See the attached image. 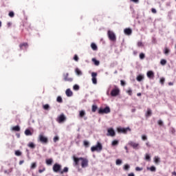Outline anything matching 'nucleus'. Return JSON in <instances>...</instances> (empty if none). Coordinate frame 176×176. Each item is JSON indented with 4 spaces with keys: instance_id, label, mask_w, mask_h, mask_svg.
<instances>
[{
    "instance_id": "f257e3e1",
    "label": "nucleus",
    "mask_w": 176,
    "mask_h": 176,
    "mask_svg": "<svg viewBox=\"0 0 176 176\" xmlns=\"http://www.w3.org/2000/svg\"><path fill=\"white\" fill-rule=\"evenodd\" d=\"M73 160L74 162V166H79V162H80L82 168H86V167H89V160L85 157H76L73 156Z\"/></svg>"
},
{
    "instance_id": "f03ea898",
    "label": "nucleus",
    "mask_w": 176,
    "mask_h": 176,
    "mask_svg": "<svg viewBox=\"0 0 176 176\" xmlns=\"http://www.w3.org/2000/svg\"><path fill=\"white\" fill-rule=\"evenodd\" d=\"M91 152H101L102 151V144L100 142H97L96 146L91 147Z\"/></svg>"
},
{
    "instance_id": "7ed1b4c3",
    "label": "nucleus",
    "mask_w": 176,
    "mask_h": 176,
    "mask_svg": "<svg viewBox=\"0 0 176 176\" xmlns=\"http://www.w3.org/2000/svg\"><path fill=\"white\" fill-rule=\"evenodd\" d=\"M99 115H104V113L107 114L111 113V108L109 107H106L104 109L100 108L98 110Z\"/></svg>"
},
{
    "instance_id": "20e7f679",
    "label": "nucleus",
    "mask_w": 176,
    "mask_h": 176,
    "mask_svg": "<svg viewBox=\"0 0 176 176\" xmlns=\"http://www.w3.org/2000/svg\"><path fill=\"white\" fill-rule=\"evenodd\" d=\"M107 35L109 36V39H110L112 42L116 41V35H115L113 32L109 30L107 32Z\"/></svg>"
},
{
    "instance_id": "39448f33",
    "label": "nucleus",
    "mask_w": 176,
    "mask_h": 176,
    "mask_svg": "<svg viewBox=\"0 0 176 176\" xmlns=\"http://www.w3.org/2000/svg\"><path fill=\"white\" fill-rule=\"evenodd\" d=\"M128 145H129L130 146H131V148H133V149H135L136 151L140 148V144L135 142L129 141L128 143Z\"/></svg>"
},
{
    "instance_id": "423d86ee",
    "label": "nucleus",
    "mask_w": 176,
    "mask_h": 176,
    "mask_svg": "<svg viewBox=\"0 0 176 176\" xmlns=\"http://www.w3.org/2000/svg\"><path fill=\"white\" fill-rule=\"evenodd\" d=\"M63 80H65V82H73L74 81V78L72 77H69V73H64L63 74Z\"/></svg>"
},
{
    "instance_id": "0eeeda50",
    "label": "nucleus",
    "mask_w": 176,
    "mask_h": 176,
    "mask_svg": "<svg viewBox=\"0 0 176 176\" xmlns=\"http://www.w3.org/2000/svg\"><path fill=\"white\" fill-rule=\"evenodd\" d=\"M38 140L40 142H42L43 144H47V142H49V140L47 139V138H46L45 135L42 134L39 135Z\"/></svg>"
},
{
    "instance_id": "6e6552de",
    "label": "nucleus",
    "mask_w": 176,
    "mask_h": 176,
    "mask_svg": "<svg viewBox=\"0 0 176 176\" xmlns=\"http://www.w3.org/2000/svg\"><path fill=\"white\" fill-rule=\"evenodd\" d=\"M65 120H67V118L63 113L60 114L56 119V122H58V123H64Z\"/></svg>"
},
{
    "instance_id": "1a4fd4ad",
    "label": "nucleus",
    "mask_w": 176,
    "mask_h": 176,
    "mask_svg": "<svg viewBox=\"0 0 176 176\" xmlns=\"http://www.w3.org/2000/svg\"><path fill=\"white\" fill-rule=\"evenodd\" d=\"M130 128H122V127H118L117 128V131L118 133H122V134H127V131H130Z\"/></svg>"
},
{
    "instance_id": "9d476101",
    "label": "nucleus",
    "mask_w": 176,
    "mask_h": 176,
    "mask_svg": "<svg viewBox=\"0 0 176 176\" xmlns=\"http://www.w3.org/2000/svg\"><path fill=\"white\" fill-rule=\"evenodd\" d=\"M52 168L54 173H60L61 165H60L59 164H54Z\"/></svg>"
},
{
    "instance_id": "9b49d317",
    "label": "nucleus",
    "mask_w": 176,
    "mask_h": 176,
    "mask_svg": "<svg viewBox=\"0 0 176 176\" xmlns=\"http://www.w3.org/2000/svg\"><path fill=\"white\" fill-rule=\"evenodd\" d=\"M119 93H120V90L119 88H115L111 91V97H116V96H119Z\"/></svg>"
},
{
    "instance_id": "f8f14e48",
    "label": "nucleus",
    "mask_w": 176,
    "mask_h": 176,
    "mask_svg": "<svg viewBox=\"0 0 176 176\" xmlns=\"http://www.w3.org/2000/svg\"><path fill=\"white\" fill-rule=\"evenodd\" d=\"M107 135L110 136V137H115L116 135V133H115V130L113 129L110 128L107 130Z\"/></svg>"
},
{
    "instance_id": "ddd939ff",
    "label": "nucleus",
    "mask_w": 176,
    "mask_h": 176,
    "mask_svg": "<svg viewBox=\"0 0 176 176\" xmlns=\"http://www.w3.org/2000/svg\"><path fill=\"white\" fill-rule=\"evenodd\" d=\"M91 77L92 83H94V85H97V73L92 72Z\"/></svg>"
},
{
    "instance_id": "4468645a",
    "label": "nucleus",
    "mask_w": 176,
    "mask_h": 176,
    "mask_svg": "<svg viewBox=\"0 0 176 176\" xmlns=\"http://www.w3.org/2000/svg\"><path fill=\"white\" fill-rule=\"evenodd\" d=\"M124 32L125 35H131V34H133V30H131V28H125Z\"/></svg>"
},
{
    "instance_id": "2eb2a0df",
    "label": "nucleus",
    "mask_w": 176,
    "mask_h": 176,
    "mask_svg": "<svg viewBox=\"0 0 176 176\" xmlns=\"http://www.w3.org/2000/svg\"><path fill=\"white\" fill-rule=\"evenodd\" d=\"M147 76L149 78V79H153V78H155V73H153L152 71H148L147 72Z\"/></svg>"
},
{
    "instance_id": "dca6fc26",
    "label": "nucleus",
    "mask_w": 176,
    "mask_h": 176,
    "mask_svg": "<svg viewBox=\"0 0 176 176\" xmlns=\"http://www.w3.org/2000/svg\"><path fill=\"white\" fill-rule=\"evenodd\" d=\"M65 94L67 97H72L73 93L72 91H71V89H67L65 91Z\"/></svg>"
},
{
    "instance_id": "f3484780",
    "label": "nucleus",
    "mask_w": 176,
    "mask_h": 176,
    "mask_svg": "<svg viewBox=\"0 0 176 176\" xmlns=\"http://www.w3.org/2000/svg\"><path fill=\"white\" fill-rule=\"evenodd\" d=\"M19 47H20L21 50H23V47H25V48L28 47V43H21L19 45Z\"/></svg>"
},
{
    "instance_id": "a211bd4d",
    "label": "nucleus",
    "mask_w": 176,
    "mask_h": 176,
    "mask_svg": "<svg viewBox=\"0 0 176 176\" xmlns=\"http://www.w3.org/2000/svg\"><path fill=\"white\" fill-rule=\"evenodd\" d=\"M79 116L81 118H85V116H86V111H85V110L80 111H79Z\"/></svg>"
},
{
    "instance_id": "6ab92c4d",
    "label": "nucleus",
    "mask_w": 176,
    "mask_h": 176,
    "mask_svg": "<svg viewBox=\"0 0 176 176\" xmlns=\"http://www.w3.org/2000/svg\"><path fill=\"white\" fill-rule=\"evenodd\" d=\"M75 72L78 76H82V75H83V73H82V71H80L79 68H76Z\"/></svg>"
},
{
    "instance_id": "aec40b11",
    "label": "nucleus",
    "mask_w": 176,
    "mask_h": 176,
    "mask_svg": "<svg viewBox=\"0 0 176 176\" xmlns=\"http://www.w3.org/2000/svg\"><path fill=\"white\" fill-rule=\"evenodd\" d=\"M149 116H152V110H151V109L148 108L147 111L146 113V118H149Z\"/></svg>"
},
{
    "instance_id": "412c9836",
    "label": "nucleus",
    "mask_w": 176,
    "mask_h": 176,
    "mask_svg": "<svg viewBox=\"0 0 176 176\" xmlns=\"http://www.w3.org/2000/svg\"><path fill=\"white\" fill-rule=\"evenodd\" d=\"M12 131H20V126L19 125L13 126L12 128Z\"/></svg>"
},
{
    "instance_id": "4be33fe9",
    "label": "nucleus",
    "mask_w": 176,
    "mask_h": 176,
    "mask_svg": "<svg viewBox=\"0 0 176 176\" xmlns=\"http://www.w3.org/2000/svg\"><path fill=\"white\" fill-rule=\"evenodd\" d=\"M52 163H53V159L50 158V159L46 160V164H47L48 166L52 165Z\"/></svg>"
},
{
    "instance_id": "5701e85b",
    "label": "nucleus",
    "mask_w": 176,
    "mask_h": 176,
    "mask_svg": "<svg viewBox=\"0 0 176 176\" xmlns=\"http://www.w3.org/2000/svg\"><path fill=\"white\" fill-rule=\"evenodd\" d=\"M143 79H144V76L142 75H139L136 78V80H138V82H141V80H143Z\"/></svg>"
},
{
    "instance_id": "b1692460",
    "label": "nucleus",
    "mask_w": 176,
    "mask_h": 176,
    "mask_svg": "<svg viewBox=\"0 0 176 176\" xmlns=\"http://www.w3.org/2000/svg\"><path fill=\"white\" fill-rule=\"evenodd\" d=\"M92 61L94 62L95 65H96V66L100 65V61L97 60V59L94 58H92Z\"/></svg>"
},
{
    "instance_id": "393cba45",
    "label": "nucleus",
    "mask_w": 176,
    "mask_h": 176,
    "mask_svg": "<svg viewBox=\"0 0 176 176\" xmlns=\"http://www.w3.org/2000/svg\"><path fill=\"white\" fill-rule=\"evenodd\" d=\"M91 47L92 49V50H97L98 47H97V45H96V43H92L91 44Z\"/></svg>"
},
{
    "instance_id": "a878e982",
    "label": "nucleus",
    "mask_w": 176,
    "mask_h": 176,
    "mask_svg": "<svg viewBox=\"0 0 176 176\" xmlns=\"http://www.w3.org/2000/svg\"><path fill=\"white\" fill-rule=\"evenodd\" d=\"M25 135H32V133L31 132V131L30 129H26L25 131Z\"/></svg>"
},
{
    "instance_id": "bb28decb",
    "label": "nucleus",
    "mask_w": 176,
    "mask_h": 176,
    "mask_svg": "<svg viewBox=\"0 0 176 176\" xmlns=\"http://www.w3.org/2000/svg\"><path fill=\"white\" fill-rule=\"evenodd\" d=\"M154 162L156 164H157L158 163H160V158L159 157H154Z\"/></svg>"
},
{
    "instance_id": "cd10ccee",
    "label": "nucleus",
    "mask_w": 176,
    "mask_h": 176,
    "mask_svg": "<svg viewBox=\"0 0 176 176\" xmlns=\"http://www.w3.org/2000/svg\"><path fill=\"white\" fill-rule=\"evenodd\" d=\"M64 173H68V167H65L63 170H60V174H64Z\"/></svg>"
},
{
    "instance_id": "c85d7f7f",
    "label": "nucleus",
    "mask_w": 176,
    "mask_h": 176,
    "mask_svg": "<svg viewBox=\"0 0 176 176\" xmlns=\"http://www.w3.org/2000/svg\"><path fill=\"white\" fill-rule=\"evenodd\" d=\"M119 144V141L118 140H113L111 143V145L113 146H116V145Z\"/></svg>"
},
{
    "instance_id": "c756f323",
    "label": "nucleus",
    "mask_w": 176,
    "mask_h": 176,
    "mask_svg": "<svg viewBox=\"0 0 176 176\" xmlns=\"http://www.w3.org/2000/svg\"><path fill=\"white\" fill-rule=\"evenodd\" d=\"M84 144V146H85V148H89V146L90 145V143L89 142H87V140H85L83 142Z\"/></svg>"
},
{
    "instance_id": "7c9ffc66",
    "label": "nucleus",
    "mask_w": 176,
    "mask_h": 176,
    "mask_svg": "<svg viewBox=\"0 0 176 176\" xmlns=\"http://www.w3.org/2000/svg\"><path fill=\"white\" fill-rule=\"evenodd\" d=\"M43 109H45V111H47V110L50 109V106H49L48 104H44V105L43 106Z\"/></svg>"
},
{
    "instance_id": "2f4dec72",
    "label": "nucleus",
    "mask_w": 176,
    "mask_h": 176,
    "mask_svg": "<svg viewBox=\"0 0 176 176\" xmlns=\"http://www.w3.org/2000/svg\"><path fill=\"white\" fill-rule=\"evenodd\" d=\"M98 108V107H97V105H96V104L92 105V109H91L92 112H96V111H97Z\"/></svg>"
},
{
    "instance_id": "473e14b6",
    "label": "nucleus",
    "mask_w": 176,
    "mask_h": 176,
    "mask_svg": "<svg viewBox=\"0 0 176 176\" xmlns=\"http://www.w3.org/2000/svg\"><path fill=\"white\" fill-rule=\"evenodd\" d=\"M28 146H29V148H31L32 149H34V148H35V144H34V143L32 142H30L28 144Z\"/></svg>"
},
{
    "instance_id": "72a5a7b5",
    "label": "nucleus",
    "mask_w": 176,
    "mask_h": 176,
    "mask_svg": "<svg viewBox=\"0 0 176 176\" xmlns=\"http://www.w3.org/2000/svg\"><path fill=\"white\" fill-rule=\"evenodd\" d=\"M30 168H31V170H34V168H36V162L32 163Z\"/></svg>"
},
{
    "instance_id": "f704fd0d",
    "label": "nucleus",
    "mask_w": 176,
    "mask_h": 176,
    "mask_svg": "<svg viewBox=\"0 0 176 176\" xmlns=\"http://www.w3.org/2000/svg\"><path fill=\"white\" fill-rule=\"evenodd\" d=\"M56 101L57 102L61 104V102H63V98H61V96H58L56 98Z\"/></svg>"
},
{
    "instance_id": "c9c22d12",
    "label": "nucleus",
    "mask_w": 176,
    "mask_h": 176,
    "mask_svg": "<svg viewBox=\"0 0 176 176\" xmlns=\"http://www.w3.org/2000/svg\"><path fill=\"white\" fill-rule=\"evenodd\" d=\"M160 64L161 65H166V64H167V60H166V59H162L160 61Z\"/></svg>"
},
{
    "instance_id": "e433bc0d",
    "label": "nucleus",
    "mask_w": 176,
    "mask_h": 176,
    "mask_svg": "<svg viewBox=\"0 0 176 176\" xmlns=\"http://www.w3.org/2000/svg\"><path fill=\"white\" fill-rule=\"evenodd\" d=\"M127 94L129 96H133V90L131 89V88L129 89V90L126 91Z\"/></svg>"
},
{
    "instance_id": "4c0bfd02",
    "label": "nucleus",
    "mask_w": 176,
    "mask_h": 176,
    "mask_svg": "<svg viewBox=\"0 0 176 176\" xmlns=\"http://www.w3.org/2000/svg\"><path fill=\"white\" fill-rule=\"evenodd\" d=\"M144 58H145V54H144V53H140V60H144Z\"/></svg>"
},
{
    "instance_id": "58836bf2",
    "label": "nucleus",
    "mask_w": 176,
    "mask_h": 176,
    "mask_svg": "<svg viewBox=\"0 0 176 176\" xmlns=\"http://www.w3.org/2000/svg\"><path fill=\"white\" fill-rule=\"evenodd\" d=\"M16 156H21V151L17 150L15 151Z\"/></svg>"
},
{
    "instance_id": "ea45409f",
    "label": "nucleus",
    "mask_w": 176,
    "mask_h": 176,
    "mask_svg": "<svg viewBox=\"0 0 176 176\" xmlns=\"http://www.w3.org/2000/svg\"><path fill=\"white\" fill-rule=\"evenodd\" d=\"M116 164H117V166H120V164H122V160L119 159L116 160Z\"/></svg>"
},
{
    "instance_id": "a19ab883",
    "label": "nucleus",
    "mask_w": 176,
    "mask_h": 176,
    "mask_svg": "<svg viewBox=\"0 0 176 176\" xmlns=\"http://www.w3.org/2000/svg\"><path fill=\"white\" fill-rule=\"evenodd\" d=\"M129 168H130V165H129V164H125V165L124 166V170H129Z\"/></svg>"
},
{
    "instance_id": "79ce46f5",
    "label": "nucleus",
    "mask_w": 176,
    "mask_h": 176,
    "mask_svg": "<svg viewBox=\"0 0 176 176\" xmlns=\"http://www.w3.org/2000/svg\"><path fill=\"white\" fill-rule=\"evenodd\" d=\"M170 53V50L168 48L166 47L164 49V54H168Z\"/></svg>"
},
{
    "instance_id": "37998d69",
    "label": "nucleus",
    "mask_w": 176,
    "mask_h": 176,
    "mask_svg": "<svg viewBox=\"0 0 176 176\" xmlns=\"http://www.w3.org/2000/svg\"><path fill=\"white\" fill-rule=\"evenodd\" d=\"M8 16L10 17H14V12H13V11H10L8 14Z\"/></svg>"
},
{
    "instance_id": "c03bdc74",
    "label": "nucleus",
    "mask_w": 176,
    "mask_h": 176,
    "mask_svg": "<svg viewBox=\"0 0 176 176\" xmlns=\"http://www.w3.org/2000/svg\"><path fill=\"white\" fill-rule=\"evenodd\" d=\"M149 170H151V171H153V172H155V171H156V167H155V166H151V167L149 168Z\"/></svg>"
},
{
    "instance_id": "a18cd8bd",
    "label": "nucleus",
    "mask_w": 176,
    "mask_h": 176,
    "mask_svg": "<svg viewBox=\"0 0 176 176\" xmlns=\"http://www.w3.org/2000/svg\"><path fill=\"white\" fill-rule=\"evenodd\" d=\"M74 90H79V85H75L73 87Z\"/></svg>"
},
{
    "instance_id": "49530a36",
    "label": "nucleus",
    "mask_w": 176,
    "mask_h": 176,
    "mask_svg": "<svg viewBox=\"0 0 176 176\" xmlns=\"http://www.w3.org/2000/svg\"><path fill=\"white\" fill-rule=\"evenodd\" d=\"M74 60H75V61H79V57L78 56V55H74Z\"/></svg>"
},
{
    "instance_id": "de8ad7c7",
    "label": "nucleus",
    "mask_w": 176,
    "mask_h": 176,
    "mask_svg": "<svg viewBox=\"0 0 176 176\" xmlns=\"http://www.w3.org/2000/svg\"><path fill=\"white\" fill-rule=\"evenodd\" d=\"M142 140L143 141H146V140H148V138H146V135H143L142 136Z\"/></svg>"
},
{
    "instance_id": "09e8293b",
    "label": "nucleus",
    "mask_w": 176,
    "mask_h": 176,
    "mask_svg": "<svg viewBox=\"0 0 176 176\" xmlns=\"http://www.w3.org/2000/svg\"><path fill=\"white\" fill-rule=\"evenodd\" d=\"M60 140V138L58 136H55L54 138V142H56L57 141H58Z\"/></svg>"
},
{
    "instance_id": "8fccbe9b",
    "label": "nucleus",
    "mask_w": 176,
    "mask_h": 176,
    "mask_svg": "<svg viewBox=\"0 0 176 176\" xmlns=\"http://www.w3.org/2000/svg\"><path fill=\"white\" fill-rule=\"evenodd\" d=\"M164 82H165L164 78H160V83H161L162 85H164Z\"/></svg>"
},
{
    "instance_id": "3c124183",
    "label": "nucleus",
    "mask_w": 176,
    "mask_h": 176,
    "mask_svg": "<svg viewBox=\"0 0 176 176\" xmlns=\"http://www.w3.org/2000/svg\"><path fill=\"white\" fill-rule=\"evenodd\" d=\"M138 47H141V46H144V44H142V42L139 41L138 42Z\"/></svg>"
},
{
    "instance_id": "603ef678",
    "label": "nucleus",
    "mask_w": 176,
    "mask_h": 176,
    "mask_svg": "<svg viewBox=\"0 0 176 176\" xmlns=\"http://www.w3.org/2000/svg\"><path fill=\"white\" fill-rule=\"evenodd\" d=\"M146 160H151V156L149 154H146Z\"/></svg>"
},
{
    "instance_id": "864d4df0",
    "label": "nucleus",
    "mask_w": 176,
    "mask_h": 176,
    "mask_svg": "<svg viewBox=\"0 0 176 176\" xmlns=\"http://www.w3.org/2000/svg\"><path fill=\"white\" fill-rule=\"evenodd\" d=\"M142 170H143L142 168H140V167H138V166H137V167L135 168V170H136V171H142Z\"/></svg>"
},
{
    "instance_id": "5fc2aeb1",
    "label": "nucleus",
    "mask_w": 176,
    "mask_h": 176,
    "mask_svg": "<svg viewBox=\"0 0 176 176\" xmlns=\"http://www.w3.org/2000/svg\"><path fill=\"white\" fill-rule=\"evenodd\" d=\"M120 83H121V86H126V82H124V80H121Z\"/></svg>"
},
{
    "instance_id": "6e6d98bb",
    "label": "nucleus",
    "mask_w": 176,
    "mask_h": 176,
    "mask_svg": "<svg viewBox=\"0 0 176 176\" xmlns=\"http://www.w3.org/2000/svg\"><path fill=\"white\" fill-rule=\"evenodd\" d=\"M157 123H158L159 126L163 125V121H162V120H158Z\"/></svg>"
},
{
    "instance_id": "4d7b16f0",
    "label": "nucleus",
    "mask_w": 176,
    "mask_h": 176,
    "mask_svg": "<svg viewBox=\"0 0 176 176\" xmlns=\"http://www.w3.org/2000/svg\"><path fill=\"white\" fill-rule=\"evenodd\" d=\"M151 12H152V13H154V14L157 13L156 9H155V8H152Z\"/></svg>"
},
{
    "instance_id": "13d9d810",
    "label": "nucleus",
    "mask_w": 176,
    "mask_h": 176,
    "mask_svg": "<svg viewBox=\"0 0 176 176\" xmlns=\"http://www.w3.org/2000/svg\"><path fill=\"white\" fill-rule=\"evenodd\" d=\"M172 134H175V129L174 128H171Z\"/></svg>"
},
{
    "instance_id": "bf43d9fd",
    "label": "nucleus",
    "mask_w": 176,
    "mask_h": 176,
    "mask_svg": "<svg viewBox=\"0 0 176 176\" xmlns=\"http://www.w3.org/2000/svg\"><path fill=\"white\" fill-rule=\"evenodd\" d=\"M45 168H43V169H39V170H38V173H40V174H41V173H43V171H45Z\"/></svg>"
},
{
    "instance_id": "052dcab7",
    "label": "nucleus",
    "mask_w": 176,
    "mask_h": 176,
    "mask_svg": "<svg viewBox=\"0 0 176 176\" xmlns=\"http://www.w3.org/2000/svg\"><path fill=\"white\" fill-rule=\"evenodd\" d=\"M132 2H134L135 3H138L139 0H131Z\"/></svg>"
},
{
    "instance_id": "680f3d73",
    "label": "nucleus",
    "mask_w": 176,
    "mask_h": 176,
    "mask_svg": "<svg viewBox=\"0 0 176 176\" xmlns=\"http://www.w3.org/2000/svg\"><path fill=\"white\" fill-rule=\"evenodd\" d=\"M124 149L126 151V153H129V148L126 146H124Z\"/></svg>"
},
{
    "instance_id": "e2e57ef3",
    "label": "nucleus",
    "mask_w": 176,
    "mask_h": 176,
    "mask_svg": "<svg viewBox=\"0 0 176 176\" xmlns=\"http://www.w3.org/2000/svg\"><path fill=\"white\" fill-rule=\"evenodd\" d=\"M146 146H148V148L151 147V144H149V142H147L146 143Z\"/></svg>"
},
{
    "instance_id": "0e129e2a",
    "label": "nucleus",
    "mask_w": 176,
    "mask_h": 176,
    "mask_svg": "<svg viewBox=\"0 0 176 176\" xmlns=\"http://www.w3.org/2000/svg\"><path fill=\"white\" fill-rule=\"evenodd\" d=\"M128 176H135L133 173H131L128 175Z\"/></svg>"
},
{
    "instance_id": "69168bd1",
    "label": "nucleus",
    "mask_w": 176,
    "mask_h": 176,
    "mask_svg": "<svg viewBox=\"0 0 176 176\" xmlns=\"http://www.w3.org/2000/svg\"><path fill=\"white\" fill-rule=\"evenodd\" d=\"M23 163H24V161H23V160L20 161V162H19L20 166H21V164H23Z\"/></svg>"
},
{
    "instance_id": "338daca9",
    "label": "nucleus",
    "mask_w": 176,
    "mask_h": 176,
    "mask_svg": "<svg viewBox=\"0 0 176 176\" xmlns=\"http://www.w3.org/2000/svg\"><path fill=\"white\" fill-rule=\"evenodd\" d=\"M137 96H138V97H141L142 94H141V93H138V94H137Z\"/></svg>"
},
{
    "instance_id": "774afa93",
    "label": "nucleus",
    "mask_w": 176,
    "mask_h": 176,
    "mask_svg": "<svg viewBox=\"0 0 176 176\" xmlns=\"http://www.w3.org/2000/svg\"><path fill=\"white\" fill-rule=\"evenodd\" d=\"M10 25H12V23H11L10 22H8V27H10Z\"/></svg>"
}]
</instances>
